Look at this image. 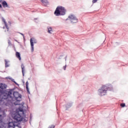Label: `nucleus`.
I'll return each mask as SVG.
<instances>
[{"label": "nucleus", "mask_w": 128, "mask_h": 128, "mask_svg": "<svg viewBox=\"0 0 128 128\" xmlns=\"http://www.w3.org/2000/svg\"><path fill=\"white\" fill-rule=\"evenodd\" d=\"M12 90L9 89L8 90L5 92L4 93L3 97L2 98V100H4V102H12V100H14V98H15L16 102H14L16 106H24V102H22V104L20 102L22 100V94H20L18 92H14L13 93L14 98H12Z\"/></svg>", "instance_id": "obj_1"}, {"label": "nucleus", "mask_w": 128, "mask_h": 128, "mask_svg": "<svg viewBox=\"0 0 128 128\" xmlns=\"http://www.w3.org/2000/svg\"><path fill=\"white\" fill-rule=\"evenodd\" d=\"M66 12V10L64 7L62 6H58L54 12V14L56 16H64Z\"/></svg>", "instance_id": "obj_2"}, {"label": "nucleus", "mask_w": 128, "mask_h": 128, "mask_svg": "<svg viewBox=\"0 0 128 128\" xmlns=\"http://www.w3.org/2000/svg\"><path fill=\"white\" fill-rule=\"evenodd\" d=\"M14 122H28V116H24V117H22L20 114H16L14 117Z\"/></svg>", "instance_id": "obj_3"}, {"label": "nucleus", "mask_w": 128, "mask_h": 128, "mask_svg": "<svg viewBox=\"0 0 128 128\" xmlns=\"http://www.w3.org/2000/svg\"><path fill=\"white\" fill-rule=\"evenodd\" d=\"M107 92H108V87L104 85L102 86L98 90V94L100 96H106Z\"/></svg>", "instance_id": "obj_4"}, {"label": "nucleus", "mask_w": 128, "mask_h": 128, "mask_svg": "<svg viewBox=\"0 0 128 128\" xmlns=\"http://www.w3.org/2000/svg\"><path fill=\"white\" fill-rule=\"evenodd\" d=\"M30 43L31 46V52H34V44H38V40H36V38H30Z\"/></svg>", "instance_id": "obj_5"}, {"label": "nucleus", "mask_w": 128, "mask_h": 128, "mask_svg": "<svg viewBox=\"0 0 128 128\" xmlns=\"http://www.w3.org/2000/svg\"><path fill=\"white\" fill-rule=\"evenodd\" d=\"M68 18L70 20L71 24H76L78 22V20L76 16L74 15H70L68 16Z\"/></svg>", "instance_id": "obj_6"}, {"label": "nucleus", "mask_w": 128, "mask_h": 128, "mask_svg": "<svg viewBox=\"0 0 128 128\" xmlns=\"http://www.w3.org/2000/svg\"><path fill=\"white\" fill-rule=\"evenodd\" d=\"M0 2L2 4L3 8H10V6H8V2H6V1H3L2 0H0Z\"/></svg>", "instance_id": "obj_7"}, {"label": "nucleus", "mask_w": 128, "mask_h": 128, "mask_svg": "<svg viewBox=\"0 0 128 128\" xmlns=\"http://www.w3.org/2000/svg\"><path fill=\"white\" fill-rule=\"evenodd\" d=\"M104 86L107 87L108 90H110V92L114 90V88L112 84H106Z\"/></svg>", "instance_id": "obj_8"}, {"label": "nucleus", "mask_w": 128, "mask_h": 128, "mask_svg": "<svg viewBox=\"0 0 128 128\" xmlns=\"http://www.w3.org/2000/svg\"><path fill=\"white\" fill-rule=\"evenodd\" d=\"M16 128V126L14 125V122H9L8 124V128Z\"/></svg>", "instance_id": "obj_9"}, {"label": "nucleus", "mask_w": 128, "mask_h": 128, "mask_svg": "<svg viewBox=\"0 0 128 128\" xmlns=\"http://www.w3.org/2000/svg\"><path fill=\"white\" fill-rule=\"evenodd\" d=\"M4 62H5V68H10V60H8L6 59H5L4 60Z\"/></svg>", "instance_id": "obj_10"}, {"label": "nucleus", "mask_w": 128, "mask_h": 128, "mask_svg": "<svg viewBox=\"0 0 128 128\" xmlns=\"http://www.w3.org/2000/svg\"><path fill=\"white\" fill-rule=\"evenodd\" d=\"M40 1L44 6H48V0H40Z\"/></svg>", "instance_id": "obj_11"}, {"label": "nucleus", "mask_w": 128, "mask_h": 128, "mask_svg": "<svg viewBox=\"0 0 128 128\" xmlns=\"http://www.w3.org/2000/svg\"><path fill=\"white\" fill-rule=\"evenodd\" d=\"M16 58L19 60H22V58L20 57V54L19 52H16Z\"/></svg>", "instance_id": "obj_12"}, {"label": "nucleus", "mask_w": 128, "mask_h": 128, "mask_svg": "<svg viewBox=\"0 0 128 128\" xmlns=\"http://www.w3.org/2000/svg\"><path fill=\"white\" fill-rule=\"evenodd\" d=\"M7 86L6 84H1L0 85V88L2 90H4L6 88Z\"/></svg>", "instance_id": "obj_13"}, {"label": "nucleus", "mask_w": 128, "mask_h": 128, "mask_svg": "<svg viewBox=\"0 0 128 128\" xmlns=\"http://www.w3.org/2000/svg\"><path fill=\"white\" fill-rule=\"evenodd\" d=\"M21 68L22 70V76H24V64H21Z\"/></svg>", "instance_id": "obj_14"}, {"label": "nucleus", "mask_w": 128, "mask_h": 128, "mask_svg": "<svg viewBox=\"0 0 128 128\" xmlns=\"http://www.w3.org/2000/svg\"><path fill=\"white\" fill-rule=\"evenodd\" d=\"M2 22H4L6 28L8 30V24H6V19L3 18Z\"/></svg>", "instance_id": "obj_15"}, {"label": "nucleus", "mask_w": 128, "mask_h": 128, "mask_svg": "<svg viewBox=\"0 0 128 128\" xmlns=\"http://www.w3.org/2000/svg\"><path fill=\"white\" fill-rule=\"evenodd\" d=\"M28 82H26V91L28 94H30V90L28 89Z\"/></svg>", "instance_id": "obj_16"}, {"label": "nucleus", "mask_w": 128, "mask_h": 128, "mask_svg": "<svg viewBox=\"0 0 128 128\" xmlns=\"http://www.w3.org/2000/svg\"><path fill=\"white\" fill-rule=\"evenodd\" d=\"M48 34H52V27H48Z\"/></svg>", "instance_id": "obj_17"}, {"label": "nucleus", "mask_w": 128, "mask_h": 128, "mask_svg": "<svg viewBox=\"0 0 128 128\" xmlns=\"http://www.w3.org/2000/svg\"><path fill=\"white\" fill-rule=\"evenodd\" d=\"M10 80H12V82H14L15 84H16V86H18V84L16 82V81H14V79L12 78H8Z\"/></svg>", "instance_id": "obj_18"}, {"label": "nucleus", "mask_w": 128, "mask_h": 128, "mask_svg": "<svg viewBox=\"0 0 128 128\" xmlns=\"http://www.w3.org/2000/svg\"><path fill=\"white\" fill-rule=\"evenodd\" d=\"M72 106V103H68L66 106V110H68V108H70Z\"/></svg>", "instance_id": "obj_19"}, {"label": "nucleus", "mask_w": 128, "mask_h": 128, "mask_svg": "<svg viewBox=\"0 0 128 128\" xmlns=\"http://www.w3.org/2000/svg\"><path fill=\"white\" fill-rule=\"evenodd\" d=\"M18 110H19V112H22L24 116V109H22V108H19Z\"/></svg>", "instance_id": "obj_20"}, {"label": "nucleus", "mask_w": 128, "mask_h": 128, "mask_svg": "<svg viewBox=\"0 0 128 128\" xmlns=\"http://www.w3.org/2000/svg\"><path fill=\"white\" fill-rule=\"evenodd\" d=\"M56 128V126L54 124L50 125L48 127V128Z\"/></svg>", "instance_id": "obj_21"}, {"label": "nucleus", "mask_w": 128, "mask_h": 128, "mask_svg": "<svg viewBox=\"0 0 128 128\" xmlns=\"http://www.w3.org/2000/svg\"><path fill=\"white\" fill-rule=\"evenodd\" d=\"M34 21L35 22H36L38 24V18H34Z\"/></svg>", "instance_id": "obj_22"}, {"label": "nucleus", "mask_w": 128, "mask_h": 128, "mask_svg": "<svg viewBox=\"0 0 128 128\" xmlns=\"http://www.w3.org/2000/svg\"><path fill=\"white\" fill-rule=\"evenodd\" d=\"M120 106L122 108H124V106H126V104L122 103L120 104Z\"/></svg>", "instance_id": "obj_23"}, {"label": "nucleus", "mask_w": 128, "mask_h": 128, "mask_svg": "<svg viewBox=\"0 0 128 128\" xmlns=\"http://www.w3.org/2000/svg\"><path fill=\"white\" fill-rule=\"evenodd\" d=\"M32 115H30V122H32Z\"/></svg>", "instance_id": "obj_24"}, {"label": "nucleus", "mask_w": 128, "mask_h": 128, "mask_svg": "<svg viewBox=\"0 0 128 128\" xmlns=\"http://www.w3.org/2000/svg\"><path fill=\"white\" fill-rule=\"evenodd\" d=\"M8 44H9V46H12V42H10V40H8Z\"/></svg>", "instance_id": "obj_25"}, {"label": "nucleus", "mask_w": 128, "mask_h": 128, "mask_svg": "<svg viewBox=\"0 0 128 128\" xmlns=\"http://www.w3.org/2000/svg\"><path fill=\"white\" fill-rule=\"evenodd\" d=\"M63 68H64V70H66V65L64 66Z\"/></svg>", "instance_id": "obj_26"}, {"label": "nucleus", "mask_w": 128, "mask_h": 128, "mask_svg": "<svg viewBox=\"0 0 128 128\" xmlns=\"http://www.w3.org/2000/svg\"><path fill=\"white\" fill-rule=\"evenodd\" d=\"M98 2V0H92L93 4H96V2Z\"/></svg>", "instance_id": "obj_27"}, {"label": "nucleus", "mask_w": 128, "mask_h": 128, "mask_svg": "<svg viewBox=\"0 0 128 128\" xmlns=\"http://www.w3.org/2000/svg\"><path fill=\"white\" fill-rule=\"evenodd\" d=\"M18 34H22V36L23 38H24V34L21 33V32H18Z\"/></svg>", "instance_id": "obj_28"}, {"label": "nucleus", "mask_w": 128, "mask_h": 128, "mask_svg": "<svg viewBox=\"0 0 128 128\" xmlns=\"http://www.w3.org/2000/svg\"><path fill=\"white\" fill-rule=\"evenodd\" d=\"M2 8V4H0V8Z\"/></svg>", "instance_id": "obj_29"}, {"label": "nucleus", "mask_w": 128, "mask_h": 128, "mask_svg": "<svg viewBox=\"0 0 128 128\" xmlns=\"http://www.w3.org/2000/svg\"><path fill=\"white\" fill-rule=\"evenodd\" d=\"M9 24H10V22H9Z\"/></svg>", "instance_id": "obj_30"}, {"label": "nucleus", "mask_w": 128, "mask_h": 128, "mask_svg": "<svg viewBox=\"0 0 128 128\" xmlns=\"http://www.w3.org/2000/svg\"><path fill=\"white\" fill-rule=\"evenodd\" d=\"M16 42H18V40H16Z\"/></svg>", "instance_id": "obj_31"}, {"label": "nucleus", "mask_w": 128, "mask_h": 128, "mask_svg": "<svg viewBox=\"0 0 128 128\" xmlns=\"http://www.w3.org/2000/svg\"><path fill=\"white\" fill-rule=\"evenodd\" d=\"M4 104H6V103Z\"/></svg>", "instance_id": "obj_32"}]
</instances>
